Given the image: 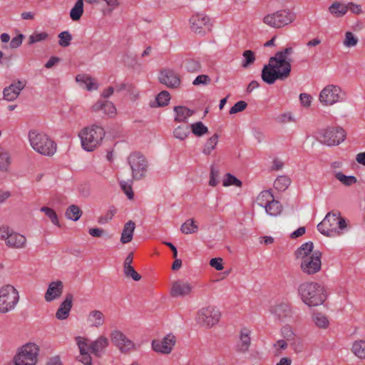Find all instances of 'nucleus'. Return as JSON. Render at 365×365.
<instances>
[{
    "label": "nucleus",
    "instance_id": "49530a36",
    "mask_svg": "<svg viewBox=\"0 0 365 365\" xmlns=\"http://www.w3.org/2000/svg\"><path fill=\"white\" fill-rule=\"evenodd\" d=\"M359 43L358 37L351 31H346L343 40V45L345 48L355 47Z\"/></svg>",
    "mask_w": 365,
    "mask_h": 365
},
{
    "label": "nucleus",
    "instance_id": "393cba45",
    "mask_svg": "<svg viewBox=\"0 0 365 365\" xmlns=\"http://www.w3.org/2000/svg\"><path fill=\"white\" fill-rule=\"evenodd\" d=\"M271 313L280 321H284L291 317L292 310L289 304L284 302L278 303L272 307Z\"/></svg>",
    "mask_w": 365,
    "mask_h": 365
},
{
    "label": "nucleus",
    "instance_id": "e433bc0d",
    "mask_svg": "<svg viewBox=\"0 0 365 365\" xmlns=\"http://www.w3.org/2000/svg\"><path fill=\"white\" fill-rule=\"evenodd\" d=\"M267 215L270 216L276 217L279 215L282 212V205L279 202L273 199L269 203L267 204L264 207Z\"/></svg>",
    "mask_w": 365,
    "mask_h": 365
},
{
    "label": "nucleus",
    "instance_id": "4be33fe9",
    "mask_svg": "<svg viewBox=\"0 0 365 365\" xmlns=\"http://www.w3.org/2000/svg\"><path fill=\"white\" fill-rule=\"evenodd\" d=\"M159 79L161 83L169 88H178L180 85V79L178 74L173 70L166 69L160 73Z\"/></svg>",
    "mask_w": 365,
    "mask_h": 365
},
{
    "label": "nucleus",
    "instance_id": "6e6d98bb",
    "mask_svg": "<svg viewBox=\"0 0 365 365\" xmlns=\"http://www.w3.org/2000/svg\"><path fill=\"white\" fill-rule=\"evenodd\" d=\"M58 43L62 47H67L71 44L72 36L68 31H63L58 34Z\"/></svg>",
    "mask_w": 365,
    "mask_h": 365
},
{
    "label": "nucleus",
    "instance_id": "f8f14e48",
    "mask_svg": "<svg viewBox=\"0 0 365 365\" xmlns=\"http://www.w3.org/2000/svg\"><path fill=\"white\" fill-rule=\"evenodd\" d=\"M220 316V312L217 307L207 306L197 312L195 319L200 326L210 328L219 322Z\"/></svg>",
    "mask_w": 365,
    "mask_h": 365
},
{
    "label": "nucleus",
    "instance_id": "7c9ffc66",
    "mask_svg": "<svg viewBox=\"0 0 365 365\" xmlns=\"http://www.w3.org/2000/svg\"><path fill=\"white\" fill-rule=\"evenodd\" d=\"M329 12L335 18H341L347 12L346 4L334 1L329 7Z\"/></svg>",
    "mask_w": 365,
    "mask_h": 365
},
{
    "label": "nucleus",
    "instance_id": "473e14b6",
    "mask_svg": "<svg viewBox=\"0 0 365 365\" xmlns=\"http://www.w3.org/2000/svg\"><path fill=\"white\" fill-rule=\"evenodd\" d=\"M11 164V155L6 149L0 146V170L8 172Z\"/></svg>",
    "mask_w": 365,
    "mask_h": 365
},
{
    "label": "nucleus",
    "instance_id": "5701e85b",
    "mask_svg": "<svg viewBox=\"0 0 365 365\" xmlns=\"http://www.w3.org/2000/svg\"><path fill=\"white\" fill-rule=\"evenodd\" d=\"M106 315L98 309L91 310L86 317V322L91 328H100L106 323Z\"/></svg>",
    "mask_w": 365,
    "mask_h": 365
},
{
    "label": "nucleus",
    "instance_id": "dca6fc26",
    "mask_svg": "<svg viewBox=\"0 0 365 365\" xmlns=\"http://www.w3.org/2000/svg\"><path fill=\"white\" fill-rule=\"evenodd\" d=\"M322 253L319 251H314L310 257H305L302 259L301 268L304 273L313 274L318 272L322 266Z\"/></svg>",
    "mask_w": 365,
    "mask_h": 365
},
{
    "label": "nucleus",
    "instance_id": "ddd939ff",
    "mask_svg": "<svg viewBox=\"0 0 365 365\" xmlns=\"http://www.w3.org/2000/svg\"><path fill=\"white\" fill-rule=\"evenodd\" d=\"M190 27L194 33L204 35L211 30V20L203 13L195 14L190 19Z\"/></svg>",
    "mask_w": 365,
    "mask_h": 365
},
{
    "label": "nucleus",
    "instance_id": "72a5a7b5",
    "mask_svg": "<svg viewBox=\"0 0 365 365\" xmlns=\"http://www.w3.org/2000/svg\"><path fill=\"white\" fill-rule=\"evenodd\" d=\"M198 230V225L192 218L187 220L180 227V231L185 235L196 233Z\"/></svg>",
    "mask_w": 365,
    "mask_h": 365
},
{
    "label": "nucleus",
    "instance_id": "864d4df0",
    "mask_svg": "<svg viewBox=\"0 0 365 365\" xmlns=\"http://www.w3.org/2000/svg\"><path fill=\"white\" fill-rule=\"evenodd\" d=\"M185 67L187 71L196 72L200 70L201 66L197 60L189 58L185 61Z\"/></svg>",
    "mask_w": 365,
    "mask_h": 365
},
{
    "label": "nucleus",
    "instance_id": "cd10ccee",
    "mask_svg": "<svg viewBox=\"0 0 365 365\" xmlns=\"http://www.w3.org/2000/svg\"><path fill=\"white\" fill-rule=\"evenodd\" d=\"M174 120L178 123H186L188 118L192 115L193 110L182 106L174 107Z\"/></svg>",
    "mask_w": 365,
    "mask_h": 365
},
{
    "label": "nucleus",
    "instance_id": "6ab92c4d",
    "mask_svg": "<svg viewBox=\"0 0 365 365\" xmlns=\"http://www.w3.org/2000/svg\"><path fill=\"white\" fill-rule=\"evenodd\" d=\"M193 289L191 282L179 279L174 282L170 289V294L173 297H183L189 295Z\"/></svg>",
    "mask_w": 365,
    "mask_h": 365
},
{
    "label": "nucleus",
    "instance_id": "0eeeda50",
    "mask_svg": "<svg viewBox=\"0 0 365 365\" xmlns=\"http://www.w3.org/2000/svg\"><path fill=\"white\" fill-rule=\"evenodd\" d=\"M19 291L11 284L0 287V314H5L14 311L19 302Z\"/></svg>",
    "mask_w": 365,
    "mask_h": 365
},
{
    "label": "nucleus",
    "instance_id": "5fc2aeb1",
    "mask_svg": "<svg viewBox=\"0 0 365 365\" xmlns=\"http://www.w3.org/2000/svg\"><path fill=\"white\" fill-rule=\"evenodd\" d=\"M131 184V181L122 180L120 182L121 189L123 190V191L124 192V193L126 195L129 200H132L134 197Z\"/></svg>",
    "mask_w": 365,
    "mask_h": 365
},
{
    "label": "nucleus",
    "instance_id": "c756f323",
    "mask_svg": "<svg viewBox=\"0 0 365 365\" xmlns=\"http://www.w3.org/2000/svg\"><path fill=\"white\" fill-rule=\"evenodd\" d=\"M135 228V224L131 220L125 224L120 237V242L123 244H127L131 242L133 240Z\"/></svg>",
    "mask_w": 365,
    "mask_h": 365
},
{
    "label": "nucleus",
    "instance_id": "4c0bfd02",
    "mask_svg": "<svg viewBox=\"0 0 365 365\" xmlns=\"http://www.w3.org/2000/svg\"><path fill=\"white\" fill-rule=\"evenodd\" d=\"M313 243L307 242L302 244L296 252V255L298 258L304 259L305 257H310L312 254Z\"/></svg>",
    "mask_w": 365,
    "mask_h": 365
},
{
    "label": "nucleus",
    "instance_id": "a878e982",
    "mask_svg": "<svg viewBox=\"0 0 365 365\" xmlns=\"http://www.w3.org/2000/svg\"><path fill=\"white\" fill-rule=\"evenodd\" d=\"M94 112L103 110L109 117H113L116 114V108L114 104L108 101L99 100L91 108Z\"/></svg>",
    "mask_w": 365,
    "mask_h": 365
},
{
    "label": "nucleus",
    "instance_id": "338daca9",
    "mask_svg": "<svg viewBox=\"0 0 365 365\" xmlns=\"http://www.w3.org/2000/svg\"><path fill=\"white\" fill-rule=\"evenodd\" d=\"M321 225H322V222L319 224H318V225H317V230H319V232L320 233H322V235L327 236V237H334L333 232H331V230H330L329 224H326V225H323L322 227H321Z\"/></svg>",
    "mask_w": 365,
    "mask_h": 365
},
{
    "label": "nucleus",
    "instance_id": "58836bf2",
    "mask_svg": "<svg viewBox=\"0 0 365 365\" xmlns=\"http://www.w3.org/2000/svg\"><path fill=\"white\" fill-rule=\"evenodd\" d=\"M190 127L186 125H180L174 128L173 131V136L180 140H185L190 135Z\"/></svg>",
    "mask_w": 365,
    "mask_h": 365
},
{
    "label": "nucleus",
    "instance_id": "79ce46f5",
    "mask_svg": "<svg viewBox=\"0 0 365 365\" xmlns=\"http://www.w3.org/2000/svg\"><path fill=\"white\" fill-rule=\"evenodd\" d=\"M334 175L336 180L346 186H350L356 182V178L354 175H346L339 171L334 172Z\"/></svg>",
    "mask_w": 365,
    "mask_h": 365
},
{
    "label": "nucleus",
    "instance_id": "0e129e2a",
    "mask_svg": "<svg viewBox=\"0 0 365 365\" xmlns=\"http://www.w3.org/2000/svg\"><path fill=\"white\" fill-rule=\"evenodd\" d=\"M124 273L126 277H131L135 281H138L140 279V275L135 270L132 266L128 268H124Z\"/></svg>",
    "mask_w": 365,
    "mask_h": 365
},
{
    "label": "nucleus",
    "instance_id": "ea45409f",
    "mask_svg": "<svg viewBox=\"0 0 365 365\" xmlns=\"http://www.w3.org/2000/svg\"><path fill=\"white\" fill-rule=\"evenodd\" d=\"M273 199L274 196L269 190H264L262 191L257 197L256 203L264 208Z\"/></svg>",
    "mask_w": 365,
    "mask_h": 365
},
{
    "label": "nucleus",
    "instance_id": "f3484780",
    "mask_svg": "<svg viewBox=\"0 0 365 365\" xmlns=\"http://www.w3.org/2000/svg\"><path fill=\"white\" fill-rule=\"evenodd\" d=\"M346 132L341 128H329L323 131L322 140L327 145H339L344 140Z\"/></svg>",
    "mask_w": 365,
    "mask_h": 365
},
{
    "label": "nucleus",
    "instance_id": "69168bd1",
    "mask_svg": "<svg viewBox=\"0 0 365 365\" xmlns=\"http://www.w3.org/2000/svg\"><path fill=\"white\" fill-rule=\"evenodd\" d=\"M277 120L279 123H288V122H294V118L293 115L292 114V113L287 112V113H282L281 115H279L277 117Z\"/></svg>",
    "mask_w": 365,
    "mask_h": 365
},
{
    "label": "nucleus",
    "instance_id": "39448f33",
    "mask_svg": "<svg viewBox=\"0 0 365 365\" xmlns=\"http://www.w3.org/2000/svg\"><path fill=\"white\" fill-rule=\"evenodd\" d=\"M29 140L32 148L41 155L52 156L56 152V143L43 133L36 130H30Z\"/></svg>",
    "mask_w": 365,
    "mask_h": 365
},
{
    "label": "nucleus",
    "instance_id": "2eb2a0df",
    "mask_svg": "<svg viewBox=\"0 0 365 365\" xmlns=\"http://www.w3.org/2000/svg\"><path fill=\"white\" fill-rule=\"evenodd\" d=\"M175 344V336L173 334H168L162 339H153L151 346L153 350L157 353L169 354L172 352Z\"/></svg>",
    "mask_w": 365,
    "mask_h": 365
},
{
    "label": "nucleus",
    "instance_id": "412c9836",
    "mask_svg": "<svg viewBox=\"0 0 365 365\" xmlns=\"http://www.w3.org/2000/svg\"><path fill=\"white\" fill-rule=\"evenodd\" d=\"M26 86V81H18L4 89V98L8 101H14Z\"/></svg>",
    "mask_w": 365,
    "mask_h": 365
},
{
    "label": "nucleus",
    "instance_id": "680f3d73",
    "mask_svg": "<svg viewBox=\"0 0 365 365\" xmlns=\"http://www.w3.org/2000/svg\"><path fill=\"white\" fill-rule=\"evenodd\" d=\"M299 101L303 107L308 108L311 106L313 98L310 94L303 93L299 95Z\"/></svg>",
    "mask_w": 365,
    "mask_h": 365
},
{
    "label": "nucleus",
    "instance_id": "2f4dec72",
    "mask_svg": "<svg viewBox=\"0 0 365 365\" xmlns=\"http://www.w3.org/2000/svg\"><path fill=\"white\" fill-rule=\"evenodd\" d=\"M280 335L282 339L287 341L289 345L293 346L296 343V334L289 325H284L280 329Z\"/></svg>",
    "mask_w": 365,
    "mask_h": 365
},
{
    "label": "nucleus",
    "instance_id": "052dcab7",
    "mask_svg": "<svg viewBox=\"0 0 365 365\" xmlns=\"http://www.w3.org/2000/svg\"><path fill=\"white\" fill-rule=\"evenodd\" d=\"M247 106V103L244 101H237L230 110V115L236 114L243 111Z\"/></svg>",
    "mask_w": 365,
    "mask_h": 365
},
{
    "label": "nucleus",
    "instance_id": "bf43d9fd",
    "mask_svg": "<svg viewBox=\"0 0 365 365\" xmlns=\"http://www.w3.org/2000/svg\"><path fill=\"white\" fill-rule=\"evenodd\" d=\"M219 174H220V172H219L218 169L212 166L210 169V174L209 185L210 186L215 187L219 183V180H218Z\"/></svg>",
    "mask_w": 365,
    "mask_h": 365
},
{
    "label": "nucleus",
    "instance_id": "aec40b11",
    "mask_svg": "<svg viewBox=\"0 0 365 365\" xmlns=\"http://www.w3.org/2000/svg\"><path fill=\"white\" fill-rule=\"evenodd\" d=\"M63 283L61 280L51 282L44 294L45 301L51 302L59 299L63 294Z\"/></svg>",
    "mask_w": 365,
    "mask_h": 365
},
{
    "label": "nucleus",
    "instance_id": "603ef678",
    "mask_svg": "<svg viewBox=\"0 0 365 365\" xmlns=\"http://www.w3.org/2000/svg\"><path fill=\"white\" fill-rule=\"evenodd\" d=\"M47 38L48 34L46 32H35L29 37V44H34L45 41Z\"/></svg>",
    "mask_w": 365,
    "mask_h": 365
},
{
    "label": "nucleus",
    "instance_id": "c9c22d12",
    "mask_svg": "<svg viewBox=\"0 0 365 365\" xmlns=\"http://www.w3.org/2000/svg\"><path fill=\"white\" fill-rule=\"evenodd\" d=\"M352 353L359 359H365V340L355 341L351 346Z\"/></svg>",
    "mask_w": 365,
    "mask_h": 365
},
{
    "label": "nucleus",
    "instance_id": "774afa93",
    "mask_svg": "<svg viewBox=\"0 0 365 365\" xmlns=\"http://www.w3.org/2000/svg\"><path fill=\"white\" fill-rule=\"evenodd\" d=\"M24 36L23 34H18L14 37L10 41V47L12 48H16L19 47L21 43Z\"/></svg>",
    "mask_w": 365,
    "mask_h": 365
},
{
    "label": "nucleus",
    "instance_id": "de8ad7c7",
    "mask_svg": "<svg viewBox=\"0 0 365 365\" xmlns=\"http://www.w3.org/2000/svg\"><path fill=\"white\" fill-rule=\"evenodd\" d=\"M256 58L254 52L251 50H245L242 53L241 66L242 68H247L253 64Z\"/></svg>",
    "mask_w": 365,
    "mask_h": 365
},
{
    "label": "nucleus",
    "instance_id": "8fccbe9b",
    "mask_svg": "<svg viewBox=\"0 0 365 365\" xmlns=\"http://www.w3.org/2000/svg\"><path fill=\"white\" fill-rule=\"evenodd\" d=\"M242 182L237 179L235 176L230 173H227L223 177L222 180V185L224 187H229L231 185L236 186L237 187H240L242 186Z\"/></svg>",
    "mask_w": 365,
    "mask_h": 365
},
{
    "label": "nucleus",
    "instance_id": "13d9d810",
    "mask_svg": "<svg viewBox=\"0 0 365 365\" xmlns=\"http://www.w3.org/2000/svg\"><path fill=\"white\" fill-rule=\"evenodd\" d=\"M289 344L284 340V339H279L277 340L274 344H273V348L274 349V354L275 355H279L281 354V351L282 350H285L287 349L288 347V345Z\"/></svg>",
    "mask_w": 365,
    "mask_h": 365
},
{
    "label": "nucleus",
    "instance_id": "20e7f679",
    "mask_svg": "<svg viewBox=\"0 0 365 365\" xmlns=\"http://www.w3.org/2000/svg\"><path fill=\"white\" fill-rule=\"evenodd\" d=\"M105 134L104 128L96 124L83 128L78 133L83 149L88 152L94 150L101 144Z\"/></svg>",
    "mask_w": 365,
    "mask_h": 365
},
{
    "label": "nucleus",
    "instance_id": "3c124183",
    "mask_svg": "<svg viewBox=\"0 0 365 365\" xmlns=\"http://www.w3.org/2000/svg\"><path fill=\"white\" fill-rule=\"evenodd\" d=\"M40 211L44 212L45 215L51 220V222L56 226H59V221L56 212L48 207H42Z\"/></svg>",
    "mask_w": 365,
    "mask_h": 365
},
{
    "label": "nucleus",
    "instance_id": "9b49d317",
    "mask_svg": "<svg viewBox=\"0 0 365 365\" xmlns=\"http://www.w3.org/2000/svg\"><path fill=\"white\" fill-rule=\"evenodd\" d=\"M128 160L134 180H139L145 177L148 163L144 155L139 153H134L129 155Z\"/></svg>",
    "mask_w": 365,
    "mask_h": 365
},
{
    "label": "nucleus",
    "instance_id": "a19ab883",
    "mask_svg": "<svg viewBox=\"0 0 365 365\" xmlns=\"http://www.w3.org/2000/svg\"><path fill=\"white\" fill-rule=\"evenodd\" d=\"M83 13V0H77L70 11V17L73 21H78Z\"/></svg>",
    "mask_w": 365,
    "mask_h": 365
},
{
    "label": "nucleus",
    "instance_id": "bb28decb",
    "mask_svg": "<svg viewBox=\"0 0 365 365\" xmlns=\"http://www.w3.org/2000/svg\"><path fill=\"white\" fill-rule=\"evenodd\" d=\"M251 330L247 328H242L240 332V341L237 344V349L241 352H246L248 351L251 344Z\"/></svg>",
    "mask_w": 365,
    "mask_h": 365
},
{
    "label": "nucleus",
    "instance_id": "09e8293b",
    "mask_svg": "<svg viewBox=\"0 0 365 365\" xmlns=\"http://www.w3.org/2000/svg\"><path fill=\"white\" fill-rule=\"evenodd\" d=\"M81 214L80 208L75 205H70L66 212V217L73 221H77L81 217Z\"/></svg>",
    "mask_w": 365,
    "mask_h": 365
},
{
    "label": "nucleus",
    "instance_id": "f03ea898",
    "mask_svg": "<svg viewBox=\"0 0 365 365\" xmlns=\"http://www.w3.org/2000/svg\"><path fill=\"white\" fill-rule=\"evenodd\" d=\"M281 56L275 54L270 57L268 63L263 66L261 77L264 83L272 85L277 80L284 81L289 77L292 68L290 61H283Z\"/></svg>",
    "mask_w": 365,
    "mask_h": 365
},
{
    "label": "nucleus",
    "instance_id": "a18cd8bd",
    "mask_svg": "<svg viewBox=\"0 0 365 365\" xmlns=\"http://www.w3.org/2000/svg\"><path fill=\"white\" fill-rule=\"evenodd\" d=\"M219 140V135L214 134L205 143L202 153L205 155H210L212 151L216 148Z\"/></svg>",
    "mask_w": 365,
    "mask_h": 365
},
{
    "label": "nucleus",
    "instance_id": "9d476101",
    "mask_svg": "<svg viewBox=\"0 0 365 365\" xmlns=\"http://www.w3.org/2000/svg\"><path fill=\"white\" fill-rule=\"evenodd\" d=\"M0 240L4 241L7 247L17 250L26 247L27 242L25 235L5 225L0 226Z\"/></svg>",
    "mask_w": 365,
    "mask_h": 365
},
{
    "label": "nucleus",
    "instance_id": "e2e57ef3",
    "mask_svg": "<svg viewBox=\"0 0 365 365\" xmlns=\"http://www.w3.org/2000/svg\"><path fill=\"white\" fill-rule=\"evenodd\" d=\"M210 82V78L207 75H199L193 81L194 86L207 85Z\"/></svg>",
    "mask_w": 365,
    "mask_h": 365
},
{
    "label": "nucleus",
    "instance_id": "6e6552de",
    "mask_svg": "<svg viewBox=\"0 0 365 365\" xmlns=\"http://www.w3.org/2000/svg\"><path fill=\"white\" fill-rule=\"evenodd\" d=\"M346 99V92L340 86L334 84L327 85L319 94V101L324 106H332L344 102Z\"/></svg>",
    "mask_w": 365,
    "mask_h": 365
},
{
    "label": "nucleus",
    "instance_id": "f704fd0d",
    "mask_svg": "<svg viewBox=\"0 0 365 365\" xmlns=\"http://www.w3.org/2000/svg\"><path fill=\"white\" fill-rule=\"evenodd\" d=\"M312 320L314 324L320 329H327L329 325L327 317L320 312H315L312 315Z\"/></svg>",
    "mask_w": 365,
    "mask_h": 365
},
{
    "label": "nucleus",
    "instance_id": "c03bdc74",
    "mask_svg": "<svg viewBox=\"0 0 365 365\" xmlns=\"http://www.w3.org/2000/svg\"><path fill=\"white\" fill-rule=\"evenodd\" d=\"M190 127V130H191L192 133L197 137H201L205 135L208 132V128L206 125L203 124L202 122L198 121L194 123H192Z\"/></svg>",
    "mask_w": 365,
    "mask_h": 365
},
{
    "label": "nucleus",
    "instance_id": "1a4fd4ad",
    "mask_svg": "<svg viewBox=\"0 0 365 365\" xmlns=\"http://www.w3.org/2000/svg\"><path fill=\"white\" fill-rule=\"evenodd\" d=\"M294 19V13L288 9H282L267 14L263 17L262 22L271 28L280 29L292 23Z\"/></svg>",
    "mask_w": 365,
    "mask_h": 365
},
{
    "label": "nucleus",
    "instance_id": "f257e3e1",
    "mask_svg": "<svg viewBox=\"0 0 365 365\" xmlns=\"http://www.w3.org/2000/svg\"><path fill=\"white\" fill-rule=\"evenodd\" d=\"M76 341L80 351L78 360L84 365H92V357L89 351L95 356L100 357L109 346V339L104 335L98 336L91 342L86 338L77 336Z\"/></svg>",
    "mask_w": 365,
    "mask_h": 365
},
{
    "label": "nucleus",
    "instance_id": "7ed1b4c3",
    "mask_svg": "<svg viewBox=\"0 0 365 365\" xmlns=\"http://www.w3.org/2000/svg\"><path fill=\"white\" fill-rule=\"evenodd\" d=\"M302 301L309 307L321 305L327 299L324 287L317 282H304L298 288Z\"/></svg>",
    "mask_w": 365,
    "mask_h": 365
},
{
    "label": "nucleus",
    "instance_id": "4468645a",
    "mask_svg": "<svg viewBox=\"0 0 365 365\" xmlns=\"http://www.w3.org/2000/svg\"><path fill=\"white\" fill-rule=\"evenodd\" d=\"M329 224L331 232L334 237L341 235L346 227V221L340 217L339 213L329 212L322 221V226Z\"/></svg>",
    "mask_w": 365,
    "mask_h": 365
},
{
    "label": "nucleus",
    "instance_id": "c85d7f7f",
    "mask_svg": "<svg viewBox=\"0 0 365 365\" xmlns=\"http://www.w3.org/2000/svg\"><path fill=\"white\" fill-rule=\"evenodd\" d=\"M76 80L81 88H86L89 91L96 90L98 88V84L90 76L79 74L76 77Z\"/></svg>",
    "mask_w": 365,
    "mask_h": 365
},
{
    "label": "nucleus",
    "instance_id": "4d7b16f0",
    "mask_svg": "<svg viewBox=\"0 0 365 365\" xmlns=\"http://www.w3.org/2000/svg\"><path fill=\"white\" fill-rule=\"evenodd\" d=\"M170 100V95L166 91H161L156 97V101L159 106H167Z\"/></svg>",
    "mask_w": 365,
    "mask_h": 365
},
{
    "label": "nucleus",
    "instance_id": "b1692460",
    "mask_svg": "<svg viewBox=\"0 0 365 365\" xmlns=\"http://www.w3.org/2000/svg\"><path fill=\"white\" fill-rule=\"evenodd\" d=\"M72 302L73 295L71 294H67L56 312V317L58 319L63 320L68 317L72 308Z\"/></svg>",
    "mask_w": 365,
    "mask_h": 365
},
{
    "label": "nucleus",
    "instance_id": "37998d69",
    "mask_svg": "<svg viewBox=\"0 0 365 365\" xmlns=\"http://www.w3.org/2000/svg\"><path fill=\"white\" fill-rule=\"evenodd\" d=\"M291 180L285 175L279 176L274 182V187L278 191H284L290 185Z\"/></svg>",
    "mask_w": 365,
    "mask_h": 365
},
{
    "label": "nucleus",
    "instance_id": "a211bd4d",
    "mask_svg": "<svg viewBox=\"0 0 365 365\" xmlns=\"http://www.w3.org/2000/svg\"><path fill=\"white\" fill-rule=\"evenodd\" d=\"M112 342L119 349L122 353H128L135 349L133 341L129 339L121 331L115 329L110 333Z\"/></svg>",
    "mask_w": 365,
    "mask_h": 365
},
{
    "label": "nucleus",
    "instance_id": "423d86ee",
    "mask_svg": "<svg viewBox=\"0 0 365 365\" xmlns=\"http://www.w3.org/2000/svg\"><path fill=\"white\" fill-rule=\"evenodd\" d=\"M39 346L33 342L20 346L8 365H35L38 361Z\"/></svg>",
    "mask_w": 365,
    "mask_h": 365
}]
</instances>
